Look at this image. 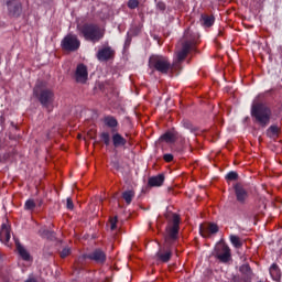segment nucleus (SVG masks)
<instances>
[{"instance_id":"f257e3e1","label":"nucleus","mask_w":282,"mask_h":282,"mask_svg":"<svg viewBox=\"0 0 282 282\" xmlns=\"http://www.w3.org/2000/svg\"><path fill=\"white\" fill-rule=\"evenodd\" d=\"M165 219L167 225L164 234V243L163 246L159 243V250L155 253L156 261H161V263H169L171 261V257H173L171 247L174 241L180 239V215L169 212L165 214Z\"/></svg>"},{"instance_id":"f03ea898","label":"nucleus","mask_w":282,"mask_h":282,"mask_svg":"<svg viewBox=\"0 0 282 282\" xmlns=\"http://www.w3.org/2000/svg\"><path fill=\"white\" fill-rule=\"evenodd\" d=\"M261 96H258L251 106V116L262 129H265L272 120V109L263 101H258Z\"/></svg>"},{"instance_id":"7ed1b4c3","label":"nucleus","mask_w":282,"mask_h":282,"mask_svg":"<svg viewBox=\"0 0 282 282\" xmlns=\"http://www.w3.org/2000/svg\"><path fill=\"white\" fill-rule=\"evenodd\" d=\"M77 32L79 36H83L85 41H90V43H98L105 36V31L96 23L78 24Z\"/></svg>"},{"instance_id":"20e7f679","label":"nucleus","mask_w":282,"mask_h":282,"mask_svg":"<svg viewBox=\"0 0 282 282\" xmlns=\"http://www.w3.org/2000/svg\"><path fill=\"white\" fill-rule=\"evenodd\" d=\"M33 94L45 109H50L54 105V90L46 88L45 83H37L33 89Z\"/></svg>"},{"instance_id":"39448f33","label":"nucleus","mask_w":282,"mask_h":282,"mask_svg":"<svg viewBox=\"0 0 282 282\" xmlns=\"http://www.w3.org/2000/svg\"><path fill=\"white\" fill-rule=\"evenodd\" d=\"M149 67L150 69H154L160 74H169L171 72L172 66L169 57H164L162 55H152L149 58Z\"/></svg>"},{"instance_id":"423d86ee","label":"nucleus","mask_w":282,"mask_h":282,"mask_svg":"<svg viewBox=\"0 0 282 282\" xmlns=\"http://www.w3.org/2000/svg\"><path fill=\"white\" fill-rule=\"evenodd\" d=\"M193 45H195V34L193 31L187 29L184 32L183 40H182V48L177 52V61L182 62L186 56H188V52L193 50Z\"/></svg>"},{"instance_id":"0eeeda50","label":"nucleus","mask_w":282,"mask_h":282,"mask_svg":"<svg viewBox=\"0 0 282 282\" xmlns=\"http://www.w3.org/2000/svg\"><path fill=\"white\" fill-rule=\"evenodd\" d=\"M213 257H215L219 263L228 265V263L232 261V251L226 242H218L214 248Z\"/></svg>"},{"instance_id":"6e6552de","label":"nucleus","mask_w":282,"mask_h":282,"mask_svg":"<svg viewBox=\"0 0 282 282\" xmlns=\"http://www.w3.org/2000/svg\"><path fill=\"white\" fill-rule=\"evenodd\" d=\"M61 47L65 52H76L80 47V40L77 35L67 34L61 42Z\"/></svg>"},{"instance_id":"1a4fd4ad","label":"nucleus","mask_w":282,"mask_h":282,"mask_svg":"<svg viewBox=\"0 0 282 282\" xmlns=\"http://www.w3.org/2000/svg\"><path fill=\"white\" fill-rule=\"evenodd\" d=\"M83 259H89L90 261H95V263H98L99 265H104L107 261V253L105 250L97 248L94 249L90 253H85L82 257Z\"/></svg>"},{"instance_id":"9d476101","label":"nucleus","mask_w":282,"mask_h":282,"mask_svg":"<svg viewBox=\"0 0 282 282\" xmlns=\"http://www.w3.org/2000/svg\"><path fill=\"white\" fill-rule=\"evenodd\" d=\"M7 8L9 17L19 18L23 12V6L21 4V0H7Z\"/></svg>"},{"instance_id":"9b49d317","label":"nucleus","mask_w":282,"mask_h":282,"mask_svg":"<svg viewBox=\"0 0 282 282\" xmlns=\"http://www.w3.org/2000/svg\"><path fill=\"white\" fill-rule=\"evenodd\" d=\"M97 59L100 61V63H105L107 61H111L113 56H116V51L111 48V46H106L104 48H100L97 52Z\"/></svg>"},{"instance_id":"f8f14e48","label":"nucleus","mask_w":282,"mask_h":282,"mask_svg":"<svg viewBox=\"0 0 282 282\" xmlns=\"http://www.w3.org/2000/svg\"><path fill=\"white\" fill-rule=\"evenodd\" d=\"M199 232L202 237H204L205 239H208L210 235H217L219 232V226H217V224L215 223H210L207 226L200 225Z\"/></svg>"},{"instance_id":"ddd939ff","label":"nucleus","mask_w":282,"mask_h":282,"mask_svg":"<svg viewBox=\"0 0 282 282\" xmlns=\"http://www.w3.org/2000/svg\"><path fill=\"white\" fill-rule=\"evenodd\" d=\"M87 76H89V74L87 73V66H85V64L77 65V68L75 72L76 83H82V84L87 83Z\"/></svg>"},{"instance_id":"4468645a","label":"nucleus","mask_w":282,"mask_h":282,"mask_svg":"<svg viewBox=\"0 0 282 282\" xmlns=\"http://www.w3.org/2000/svg\"><path fill=\"white\" fill-rule=\"evenodd\" d=\"M234 189L237 202H239V204H246V199H248V191H246V188H243L239 183L234 186Z\"/></svg>"},{"instance_id":"2eb2a0df","label":"nucleus","mask_w":282,"mask_h":282,"mask_svg":"<svg viewBox=\"0 0 282 282\" xmlns=\"http://www.w3.org/2000/svg\"><path fill=\"white\" fill-rule=\"evenodd\" d=\"M10 226L8 224H2L1 225V230H0V241L1 243H4L8 246V242L10 241Z\"/></svg>"},{"instance_id":"dca6fc26","label":"nucleus","mask_w":282,"mask_h":282,"mask_svg":"<svg viewBox=\"0 0 282 282\" xmlns=\"http://www.w3.org/2000/svg\"><path fill=\"white\" fill-rule=\"evenodd\" d=\"M15 248L18 250V254L23 259V261H30V252L26 251L25 247L21 245L19 239H15Z\"/></svg>"},{"instance_id":"f3484780","label":"nucleus","mask_w":282,"mask_h":282,"mask_svg":"<svg viewBox=\"0 0 282 282\" xmlns=\"http://www.w3.org/2000/svg\"><path fill=\"white\" fill-rule=\"evenodd\" d=\"M112 144L115 147V149H118L120 147H124L127 144V139H124V137H122V134L118 133V132H112Z\"/></svg>"},{"instance_id":"a211bd4d","label":"nucleus","mask_w":282,"mask_h":282,"mask_svg":"<svg viewBox=\"0 0 282 282\" xmlns=\"http://www.w3.org/2000/svg\"><path fill=\"white\" fill-rule=\"evenodd\" d=\"M200 23L204 28H213L215 24V15H208L203 13L200 15Z\"/></svg>"},{"instance_id":"6ab92c4d","label":"nucleus","mask_w":282,"mask_h":282,"mask_svg":"<svg viewBox=\"0 0 282 282\" xmlns=\"http://www.w3.org/2000/svg\"><path fill=\"white\" fill-rule=\"evenodd\" d=\"M104 122L106 124V127H109L110 129H112V133H116V127H118V119H116V117L113 116H106L104 118Z\"/></svg>"},{"instance_id":"aec40b11","label":"nucleus","mask_w":282,"mask_h":282,"mask_svg":"<svg viewBox=\"0 0 282 282\" xmlns=\"http://www.w3.org/2000/svg\"><path fill=\"white\" fill-rule=\"evenodd\" d=\"M162 184H164V174L151 176L148 181V185L151 187L162 186Z\"/></svg>"},{"instance_id":"412c9836","label":"nucleus","mask_w":282,"mask_h":282,"mask_svg":"<svg viewBox=\"0 0 282 282\" xmlns=\"http://www.w3.org/2000/svg\"><path fill=\"white\" fill-rule=\"evenodd\" d=\"M239 272L245 276V282H250V279H252V269L250 268V264H242L239 268Z\"/></svg>"},{"instance_id":"4be33fe9","label":"nucleus","mask_w":282,"mask_h":282,"mask_svg":"<svg viewBox=\"0 0 282 282\" xmlns=\"http://www.w3.org/2000/svg\"><path fill=\"white\" fill-rule=\"evenodd\" d=\"M270 275L273 281H281V269L278 263H273L269 269Z\"/></svg>"},{"instance_id":"5701e85b","label":"nucleus","mask_w":282,"mask_h":282,"mask_svg":"<svg viewBox=\"0 0 282 282\" xmlns=\"http://www.w3.org/2000/svg\"><path fill=\"white\" fill-rule=\"evenodd\" d=\"M161 140L167 142V144H173L177 141V132H165L161 135Z\"/></svg>"},{"instance_id":"b1692460","label":"nucleus","mask_w":282,"mask_h":282,"mask_svg":"<svg viewBox=\"0 0 282 282\" xmlns=\"http://www.w3.org/2000/svg\"><path fill=\"white\" fill-rule=\"evenodd\" d=\"M122 197L126 202V204H131V202H133V198L135 197V192L129 189L122 193Z\"/></svg>"},{"instance_id":"393cba45","label":"nucleus","mask_w":282,"mask_h":282,"mask_svg":"<svg viewBox=\"0 0 282 282\" xmlns=\"http://www.w3.org/2000/svg\"><path fill=\"white\" fill-rule=\"evenodd\" d=\"M229 240L234 248H241L243 246V242L241 241V238H239V236L230 235Z\"/></svg>"},{"instance_id":"a878e982","label":"nucleus","mask_w":282,"mask_h":282,"mask_svg":"<svg viewBox=\"0 0 282 282\" xmlns=\"http://www.w3.org/2000/svg\"><path fill=\"white\" fill-rule=\"evenodd\" d=\"M42 237L45 239H50L51 241H54L56 239V234L52 230L45 229L42 231Z\"/></svg>"},{"instance_id":"bb28decb","label":"nucleus","mask_w":282,"mask_h":282,"mask_svg":"<svg viewBox=\"0 0 282 282\" xmlns=\"http://www.w3.org/2000/svg\"><path fill=\"white\" fill-rule=\"evenodd\" d=\"M100 139L102 140V142L106 147H109V144H111V137H110L109 132H102L100 134Z\"/></svg>"},{"instance_id":"cd10ccee","label":"nucleus","mask_w":282,"mask_h":282,"mask_svg":"<svg viewBox=\"0 0 282 282\" xmlns=\"http://www.w3.org/2000/svg\"><path fill=\"white\" fill-rule=\"evenodd\" d=\"M226 180L227 182H237V180H239V174L235 171H231L226 175Z\"/></svg>"},{"instance_id":"c85d7f7f","label":"nucleus","mask_w":282,"mask_h":282,"mask_svg":"<svg viewBox=\"0 0 282 282\" xmlns=\"http://www.w3.org/2000/svg\"><path fill=\"white\" fill-rule=\"evenodd\" d=\"M36 208V202L34 199H28L24 204V210H34Z\"/></svg>"},{"instance_id":"c756f323","label":"nucleus","mask_w":282,"mask_h":282,"mask_svg":"<svg viewBox=\"0 0 282 282\" xmlns=\"http://www.w3.org/2000/svg\"><path fill=\"white\" fill-rule=\"evenodd\" d=\"M267 133L272 137V135H279V126H271L268 128Z\"/></svg>"},{"instance_id":"7c9ffc66","label":"nucleus","mask_w":282,"mask_h":282,"mask_svg":"<svg viewBox=\"0 0 282 282\" xmlns=\"http://www.w3.org/2000/svg\"><path fill=\"white\" fill-rule=\"evenodd\" d=\"M183 127L189 131H197V127H194L193 123L188 120H183Z\"/></svg>"},{"instance_id":"2f4dec72","label":"nucleus","mask_w":282,"mask_h":282,"mask_svg":"<svg viewBox=\"0 0 282 282\" xmlns=\"http://www.w3.org/2000/svg\"><path fill=\"white\" fill-rule=\"evenodd\" d=\"M110 221V230H116L118 228V216L111 217Z\"/></svg>"},{"instance_id":"473e14b6","label":"nucleus","mask_w":282,"mask_h":282,"mask_svg":"<svg viewBox=\"0 0 282 282\" xmlns=\"http://www.w3.org/2000/svg\"><path fill=\"white\" fill-rule=\"evenodd\" d=\"M140 6V1L138 0H129L128 1V8L130 10H135V8H138Z\"/></svg>"},{"instance_id":"72a5a7b5","label":"nucleus","mask_w":282,"mask_h":282,"mask_svg":"<svg viewBox=\"0 0 282 282\" xmlns=\"http://www.w3.org/2000/svg\"><path fill=\"white\" fill-rule=\"evenodd\" d=\"M66 208H67L68 210H72V209L74 208V200H72V197H68V198L66 199Z\"/></svg>"},{"instance_id":"f704fd0d","label":"nucleus","mask_w":282,"mask_h":282,"mask_svg":"<svg viewBox=\"0 0 282 282\" xmlns=\"http://www.w3.org/2000/svg\"><path fill=\"white\" fill-rule=\"evenodd\" d=\"M156 8L158 10H160L161 12H164V10H166V3L162 2V1H159L156 3Z\"/></svg>"},{"instance_id":"c9c22d12","label":"nucleus","mask_w":282,"mask_h":282,"mask_svg":"<svg viewBox=\"0 0 282 282\" xmlns=\"http://www.w3.org/2000/svg\"><path fill=\"white\" fill-rule=\"evenodd\" d=\"M62 259H65V257H69V249L65 248L61 252Z\"/></svg>"},{"instance_id":"e433bc0d","label":"nucleus","mask_w":282,"mask_h":282,"mask_svg":"<svg viewBox=\"0 0 282 282\" xmlns=\"http://www.w3.org/2000/svg\"><path fill=\"white\" fill-rule=\"evenodd\" d=\"M163 160L165 162H173V154H164Z\"/></svg>"},{"instance_id":"4c0bfd02","label":"nucleus","mask_w":282,"mask_h":282,"mask_svg":"<svg viewBox=\"0 0 282 282\" xmlns=\"http://www.w3.org/2000/svg\"><path fill=\"white\" fill-rule=\"evenodd\" d=\"M241 281H242L241 276H239V275H234L232 280H231V282H241Z\"/></svg>"},{"instance_id":"58836bf2","label":"nucleus","mask_w":282,"mask_h":282,"mask_svg":"<svg viewBox=\"0 0 282 282\" xmlns=\"http://www.w3.org/2000/svg\"><path fill=\"white\" fill-rule=\"evenodd\" d=\"M25 282H39V281H36V279L34 278H29L28 280H25Z\"/></svg>"},{"instance_id":"ea45409f","label":"nucleus","mask_w":282,"mask_h":282,"mask_svg":"<svg viewBox=\"0 0 282 282\" xmlns=\"http://www.w3.org/2000/svg\"><path fill=\"white\" fill-rule=\"evenodd\" d=\"M37 202H39V206H43V199H40Z\"/></svg>"},{"instance_id":"a19ab883","label":"nucleus","mask_w":282,"mask_h":282,"mask_svg":"<svg viewBox=\"0 0 282 282\" xmlns=\"http://www.w3.org/2000/svg\"><path fill=\"white\" fill-rule=\"evenodd\" d=\"M11 126L14 127V122H11Z\"/></svg>"},{"instance_id":"79ce46f5","label":"nucleus","mask_w":282,"mask_h":282,"mask_svg":"<svg viewBox=\"0 0 282 282\" xmlns=\"http://www.w3.org/2000/svg\"><path fill=\"white\" fill-rule=\"evenodd\" d=\"M116 169H117V170L119 169L118 165L116 166Z\"/></svg>"}]
</instances>
